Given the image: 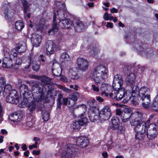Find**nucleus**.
Instances as JSON below:
<instances>
[{
	"instance_id": "48",
	"label": "nucleus",
	"mask_w": 158,
	"mask_h": 158,
	"mask_svg": "<svg viewBox=\"0 0 158 158\" xmlns=\"http://www.w3.org/2000/svg\"><path fill=\"white\" fill-rule=\"evenodd\" d=\"M125 130V127L123 126H121L118 129V132L119 133H123Z\"/></svg>"
},
{
	"instance_id": "43",
	"label": "nucleus",
	"mask_w": 158,
	"mask_h": 158,
	"mask_svg": "<svg viewBox=\"0 0 158 158\" xmlns=\"http://www.w3.org/2000/svg\"><path fill=\"white\" fill-rule=\"evenodd\" d=\"M103 19L105 20H111L113 19V17L112 16L111 14H108L106 12L103 16Z\"/></svg>"
},
{
	"instance_id": "3",
	"label": "nucleus",
	"mask_w": 158,
	"mask_h": 158,
	"mask_svg": "<svg viewBox=\"0 0 158 158\" xmlns=\"http://www.w3.org/2000/svg\"><path fill=\"white\" fill-rule=\"evenodd\" d=\"M116 112L117 115L120 117L123 122L126 123L129 121L131 126L135 125L143 118L142 113L139 112L132 113V110L129 108H126L122 111L118 109Z\"/></svg>"
},
{
	"instance_id": "2",
	"label": "nucleus",
	"mask_w": 158,
	"mask_h": 158,
	"mask_svg": "<svg viewBox=\"0 0 158 158\" xmlns=\"http://www.w3.org/2000/svg\"><path fill=\"white\" fill-rule=\"evenodd\" d=\"M62 7H63L62 9H59L57 11L54 13L52 28L49 30L48 32L49 35H53L58 31V23L59 27L63 29L69 28L73 24V21H71L69 19L65 18V14L66 13V9L64 5H62Z\"/></svg>"
},
{
	"instance_id": "4",
	"label": "nucleus",
	"mask_w": 158,
	"mask_h": 158,
	"mask_svg": "<svg viewBox=\"0 0 158 158\" xmlns=\"http://www.w3.org/2000/svg\"><path fill=\"white\" fill-rule=\"evenodd\" d=\"M92 74L96 84H92V89L94 91L98 92L99 89L98 84L103 83L107 80L109 74L108 70L104 66L99 65L94 68Z\"/></svg>"
},
{
	"instance_id": "57",
	"label": "nucleus",
	"mask_w": 158,
	"mask_h": 158,
	"mask_svg": "<svg viewBox=\"0 0 158 158\" xmlns=\"http://www.w3.org/2000/svg\"><path fill=\"white\" fill-rule=\"evenodd\" d=\"M96 99L99 102H102L104 100V99L103 98H102L101 97L99 96H98V97H96Z\"/></svg>"
},
{
	"instance_id": "6",
	"label": "nucleus",
	"mask_w": 158,
	"mask_h": 158,
	"mask_svg": "<svg viewBox=\"0 0 158 158\" xmlns=\"http://www.w3.org/2000/svg\"><path fill=\"white\" fill-rule=\"evenodd\" d=\"M132 126L134 127L135 131L137 132L135 135L136 140L142 139L143 136L146 135L145 133L147 127L146 122L142 119L136 123L135 125H133Z\"/></svg>"
},
{
	"instance_id": "58",
	"label": "nucleus",
	"mask_w": 158,
	"mask_h": 158,
	"mask_svg": "<svg viewBox=\"0 0 158 158\" xmlns=\"http://www.w3.org/2000/svg\"><path fill=\"white\" fill-rule=\"evenodd\" d=\"M32 153L34 155H38L40 154V151H33L32 152Z\"/></svg>"
},
{
	"instance_id": "30",
	"label": "nucleus",
	"mask_w": 158,
	"mask_h": 158,
	"mask_svg": "<svg viewBox=\"0 0 158 158\" xmlns=\"http://www.w3.org/2000/svg\"><path fill=\"white\" fill-rule=\"evenodd\" d=\"M70 60L69 56L68 53L63 52L61 54L60 60L61 63H67Z\"/></svg>"
},
{
	"instance_id": "24",
	"label": "nucleus",
	"mask_w": 158,
	"mask_h": 158,
	"mask_svg": "<svg viewBox=\"0 0 158 158\" xmlns=\"http://www.w3.org/2000/svg\"><path fill=\"white\" fill-rule=\"evenodd\" d=\"M52 73L54 76L56 77L60 76L62 73V69L58 64H53L52 69Z\"/></svg>"
},
{
	"instance_id": "40",
	"label": "nucleus",
	"mask_w": 158,
	"mask_h": 158,
	"mask_svg": "<svg viewBox=\"0 0 158 158\" xmlns=\"http://www.w3.org/2000/svg\"><path fill=\"white\" fill-rule=\"evenodd\" d=\"M147 131H158V126L155 124L151 123L149 125Z\"/></svg>"
},
{
	"instance_id": "49",
	"label": "nucleus",
	"mask_w": 158,
	"mask_h": 158,
	"mask_svg": "<svg viewBox=\"0 0 158 158\" xmlns=\"http://www.w3.org/2000/svg\"><path fill=\"white\" fill-rule=\"evenodd\" d=\"M59 88L65 92H69L70 89L61 85H60Z\"/></svg>"
},
{
	"instance_id": "15",
	"label": "nucleus",
	"mask_w": 158,
	"mask_h": 158,
	"mask_svg": "<svg viewBox=\"0 0 158 158\" xmlns=\"http://www.w3.org/2000/svg\"><path fill=\"white\" fill-rule=\"evenodd\" d=\"M98 108H95L94 110H89L88 112V117L90 121L94 122L100 118Z\"/></svg>"
},
{
	"instance_id": "46",
	"label": "nucleus",
	"mask_w": 158,
	"mask_h": 158,
	"mask_svg": "<svg viewBox=\"0 0 158 158\" xmlns=\"http://www.w3.org/2000/svg\"><path fill=\"white\" fill-rule=\"evenodd\" d=\"M72 70H71L70 71L71 78L75 80L78 79L79 78V77L77 74V73L75 72H72Z\"/></svg>"
},
{
	"instance_id": "23",
	"label": "nucleus",
	"mask_w": 158,
	"mask_h": 158,
	"mask_svg": "<svg viewBox=\"0 0 158 158\" xmlns=\"http://www.w3.org/2000/svg\"><path fill=\"white\" fill-rule=\"evenodd\" d=\"M135 74L133 73L128 74L126 79V84L130 87L135 84Z\"/></svg>"
},
{
	"instance_id": "39",
	"label": "nucleus",
	"mask_w": 158,
	"mask_h": 158,
	"mask_svg": "<svg viewBox=\"0 0 158 158\" xmlns=\"http://www.w3.org/2000/svg\"><path fill=\"white\" fill-rule=\"evenodd\" d=\"M63 95L61 94H59L58 95V98L57 99V107L60 108L62 102H63Z\"/></svg>"
},
{
	"instance_id": "16",
	"label": "nucleus",
	"mask_w": 158,
	"mask_h": 158,
	"mask_svg": "<svg viewBox=\"0 0 158 158\" xmlns=\"http://www.w3.org/2000/svg\"><path fill=\"white\" fill-rule=\"evenodd\" d=\"M132 89L131 94L129 92V94L131 95L130 99L131 101H133L134 103L137 102V96H138V92L139 89L138 86L134 84L131 87Z\"/></svg>"
},
{
	"instance_id": "34",
	"label": "nucleus",
	"mask_w": 158,
	"mask_h": 158,
	"mask_svg": "<svg viewBox=\"0 0 158 158\" xmlns=\"http://www.w3.org/2000/svg\"><path fill=\"white\" fill-rule=\"evenodd\" d=\"M45 23L44 19H42L36 23V28L38 31H41L43 28Z\"/></svg>"
},
{
	"instance_id": "56",
	"label": "nucleus",
	"mask_w": 158,
	"mask_h": 158,
	"mask_svg": "<svg viewBox=\"0 0 158 158\" xmlns=\"http://www.w3.org/2000/svg\"><path fill=\"white\" fill-rule=\"evenodd\" d=\"M110 12L112 13H117L118 12V10L115 8H113L110 10Z\"/></svg>"
},
{
	"instance_id": "51",
	"label": "nucleus",
	"mask_w": 158,
	"mask_h": 158,
	"mask_svg": "<svg viewBox=\"0 0 158 158\" xmlns=\"http://www.w3.org/2000/svg\"><path fill=\"white\" fill-rule=\"evenodd\" d=\"M11 85L10 84H7L5 85L4 87V90L6 89L9 91L11 89Z\"/></svg>"
},
{
	"instance_id": "64",
	"label": "nucleus",
	"mask_w": 158,
	"mask_h": 158,
	"mask_svg": "<svg viewBox=\"0 0 158 158\" xmlns=\"http://www.w3.org/2000/svg\"><path fill=\"white\" fill-rule=\"evenodd\" d=\"M1 133L2 134H6L7 133V131L5 129H2L1 131Z\"/></svg>"
},
{
	"instance_id": "33",
	"label": "nucleus",
	"mask_w": 158,
	"mask_h": 158,
	"mask_svg": "<svg viewBox=\"0 0 158 158\" xmlns=\"http://www.w3.org/2000/svg\"><path fill=\"white\" fill-rule=\"evenodd\" d=\"M111 123L112 125V127L114 129H117L118 127L119 119L118 117H114L111 118Z\"/></svg>"
},
{
	"instance_id": "37",
	"label": "nucleus",
	"mask_w": 158,
	"mask_h": 158,
	"mask_svg": "<svg viewBox=\"0 0 158 158\" xmlns=\"http://www.w3.org/2000/svg\"><path fill=\"white\" fill-rule=\"evenodd\" d=\"M15 26L17 30L20 31L23 28L24 24L22 21H18L15 23Z\"/></svg>"
},
{
	"instance_id": "11",
	"label": "nucleus",
	"mask_w": 158,
	"mask_h": 158,
	"mask_svg": "<svg viewBox=\"0 0 158 158\" xmlns=\"http://www.w3.org/2000/svg\"><path fill=\"white\" fill-rule=\"evenodd\" d=\"M77 64L78 68L80 70L85 72L88 69L89 62L86 59L78 58L77 59Z\"/></svg>"
},
{
	"instance_id": "59",
	"label": "nucleus",
	"mask_w": 158,
	"mask_h": 158,
	"mask_svg": "<svg viewBox=\"0 0 158 158\" xmlns=\"http://www.w3.org/2000/svg\"><path fill=\"white\" fill-rule=\"evenodd\" d=\"M113 26V24L112 23H110V22H107V24L106 25V27H110V28H112Z\"/></svg>"
},
{
	"instance_id": "60",
	"label": "nucleus",
	"mask_w": 158,
	"mask_h": 158,
	"mask_svg": "<svg viewBox=\"0 0 158 158\" xmlns=\"http://www.w3.org/2000/svg\"><path fill=\"white\" fill-rule=\"evenodd\" d=\"M3 115V111L2 108L0 106V116L2 117Z\"/></svg>"
},
{
	"instance_id": "25",
	"label": "nucleus",
	"mask_w": 158,
	"mask_h": 158,
	"mask_svg": "<svg viewBox=\"0 0 158 158\" xmlns=\"http://www.w3.org/2000/svg\"><path fill=\"white\" fill-rule=\"evenodd\" d=\"M139 100H141L142 105L144 108H147L150 106L151 101L150 95L140 98Z\"/></svg>"
},
{
	"instance_id": "50",
	"label": "nucleus",
	"mask_w": 158,
	"mask_h": 158,
	"mask_svg": "<svg viewBox=\"0 0 158 158\" xmlns=\"http://www.w3.org/2000/svg\"><path fill=\"white\" fill-rule=\"evenodd\" d=\"M60 80L64 82L68 81V80L66 77L64 75H61L60 76Z\"/></svg>"
},
{
	"instance_id": "21",
	"label": "nucleus",
	"mask_w": 158,
	"mask_h": 158,
	"mask_svg": "<svg viewBox=\"0 0 158 158\" xmlns=\"http://www.w3.org/2000/svg\"><path fill=\"white\" fill-rule=\"evenodd\" d=\"M76 143L79 147L84 148L86 147L88 145L89 142L87 138L81 137L77 139Z\"/></svg>"
},
{
	"instance_id": "5",
	"label": "nucleus",
	"mask_w": 158,
	"mask_h": 158,
	"mask_svg": "<svg viewBox=\"0 0 158 158\" xmlns=\"http://www.w3.org/2000/svg\"><path fill=\"white\" fill-rule=\"evenodd\" d=\"M109 96L115 100H120L124 98L123 102L126 103L130 99L131 95L129 92L124 88H122L118 90H112L111 93L109 94Z\"/></svg>"
},
{
	"instance_id": "52",
	"label": "nucleus",
	"mask_w": 158,
	"mask_h": 158,
	"mask_svg": "<svg viewBox=\"0 0 158 158\" xmlns=\"http://www.w3.org/2000/svg\"><path fill=\"white\" fill-rule=\"evenodd\" d=\"M32 123L31 122H28L26 123V129L27 130L30 128L31 127Z\"/></svg>"
},
{
	"instance_id": "47",
	"label": "nucleus",
	"mask_w": 158,
	"mask_h": 158,
	"mask_svg": "<svg viewBox=\"0 0 158 158\" xmlns=\"http://www.w3.org/2000/svg\"><path fill=\"white\" fill-rule=\"evenodd\" d=\"M22 3L24 8V10H27L28 8V5L27 1L26 0H22Z\"/></svg>"
},
{
	"instance_id": "17",
	"label": "nucleus",
	"mask_w": 158,
	"mask_h": 158,
	"mask_svg": "<svg viewBox=\"0 0 158 158\" xmlns=\"http://www.w3.org/2000/svg\"><path fill=\"white\" fill-rule=\"evenodd\" d=\"M73 26L75 31L76 32H80L84 28V25L83 22L77 19H73Z\"/></svg>"
},
{
	"instance_id": "36",
	"label": "nucleus",
	"mask_w": 158,
	"mask_h": 158,
	"mask_svg": "<svg viewBox=\"0 0 158 158\" xmlns=\"http://www.w3.org/2000/svg\"><path fill=\"white\" fill-rule=\"evenodd\" d=\"M113 82L123 85V81L122 76L120 75H116L114 77Z\"/></svg>"
},
{
	"instance_id": "7",
	"label": "nucleus",
	"mask_w": 158,
	"mask_h": 158,
	"mask_svg": "<svg viewBox=\"0 0 158 158\" xmlns=\"http://www.w3.org/2000/svg\"><path fill=\"white\" fill-rule=\"evenodd\" d=\"M77 151L75 144L69 143L65 147V151L62 153V157L63 158H73Z\"/></svg>"
},
{
	"instance_id": "55",
	"label": "nucleus",
	"mask_w": 158,
	"mask_h": 158,
	"mask_svg": "<svg viewBox=\"0 0 158 158\" xmlns=\"http://www.w3.org/2000/svg\"><path fill=\"white\" fill-rule=\"evenodd\" d=\"M100 51L97 49L95 48L93 49V50L91 52V53L92 54H93L94 55L96 54L97 53L99 52Z\"/></svg>"
},
{
	"instance_id": "1",
	"label": "nucleus",
	"mask_w": 158,
	"mask_h": 158,
	"mask_svg": "<svg viewBox=\"0 0 158 158\" xmlns=\"http://www.w3.org/2000/svg\"><path fill=\"white\" fill-rule=\"evenodd\" d=\"M31 89L32 94L31 93V92L29 91L27 86L25 84H21L19 88L20 95H23L24 98L27 99L31 96L33 97L34 101L28 102L26 103V106L31 112L35 110L37 107L38 103L44 100V93L45 91L44 87H43L41 88L38 84L33 85Z\"/></svg>"
},
{
	"instance_id": "18",
	"label": "nucleus",
	"mask_w": 158,
	"mask_h": 158,
	"mask_svg": "<svg viewBox=\"0 0 158 158\" xmlns=\"http://www.w3.org/2000/svg\"><path fill=\"white\" fill-rule=\"evenodd\" d=\"M88 119L86 118H83L78 121L74 122L72 127L74 130H78L80 129L81 126L83 125L87 122Z\"/></svg>"
},
{
	"instance_id": "41",
	"label": "nucleus",
	"mask_w": 158,
	"mask_h": 158,
	"mask_svg": "<svg viewBox=\"0 0 158 158\" xmlns=\"http://www.w3.org/2000/svg\"><path fill=\"white\" fill-rule=\"evenodd\" d=\"M122 85H121L117 83L113 82L112 84L113 90H118L122 88H124L122 87Z\"/></svg>"
},
{
	"instance_id": "35",
	"label": "nucleus",
	"mask_w": 158,
	"mask_h": 158,
	"mask_svg": "<svg viewBox=\"0 0 158 158\" xmlns=\"http://www.w3.org/2000/svg\"><path fill=\"white\" fill-rule=\"evenodd\" d=\"M88 104L90 107V110H94L95 108H98L97 107V104L96 100L94 99L89 100L88 102Z\"/></svg>"
},
{
	"instance_id": "13",
	"label": "nucleus",
	"mask_w": 158,
	"mask_h": 158,
	"mask_svg": "<svg viewBox=\"0 0 158 158\" xmlns=\"http://www.w3.org/2000/svg\"><path fill=\"white\" fill-rule=\"evenodd\" d=\"M36 56L32 54H30L27 58V62L28 64L27 65V66L25 67L26 69H28L30 67L31 64V62L32 60V69L34 70L37 71L40 69V65L39 64L37 61L35 60Z\"/></svg>"
},
{
	"instance_id": "63",
	"label": "nucleus",
	"mask_w": 158,
	"mask_h": 158,
	"mask_svg": "<svg viewBox=\"0 0 158 158\" xmlns=\"http://www.w3.org/2000/svg\"><path fill=\"white\" fill-rule=\"evenodd\" d=\"M102 155L104 158H106L108 156V154L107 152H103L102 153Z\"/></svg>"
},
{
	"instance_id": "29",
	"label": "nucleus",
	"mask_w": 158,
	"mask_h": 158,
	"mask_svg": "<svg viewBox=\"0 0 158 158\" xmlns=\"http://www.w3.org/2000/svg\"><path fill=\"white\" fill-rule=\"evenodd\" d=\"M32 77L40 80L44 82L45 83L47 84V85H51L52 83L51 82L52 79L45 76L41 77H40L39 76H36L33 75Z\"/></svg>"
},
{
	"instance_id": "26",
	"label": "nucleus",
	"mask_w": 158,
	"mask_h": 158,
	"mask_svg": "<svg viewBox=\"0 0 158 158\" xmlns=\"http://www.w3.org/2000/svg\"><path fill=\"white\" fill-rule=\"evenodd\" d=\"M147 129L145 134L149 139L153 140L156 138L158 134V131H147Z\"/></svg>"
},
{
	"instance_id": "38",
	"label": "nucleus",
	"mask_w": 158,
	"mask_h": 158,
	"mask_svg": "<svg viewBox=\"0 0 158 158\" xmlns=\"http://www.w3.org/2000/svg\"><path fill=\"white\" fill-rule=\"evenodd\" d=\"M6 80L2 77L0 78V94L3 93L4 91V87L6 84Z\"/></svg>"
},
{
	"instance_id": "61",
	"label": "nucleus",
	"mask_w": 158,
	"mask_h": 158,
	"mask_svg": "<svg viewBox=\"0 0 158 158\" xmlns=\"http://www.w3.org/2000/svg\"><path fill=\"white\" fill-rule=\"evenodd\" d=\"M153 115L151 114L149 116L148 119L147 120V123H149L150 122V120L153 118Z\"/></svg>"
},
{
	"instance_id": "28",
	"label": "nucleus",
	"mask_w": 158,
	"mask_h": 158,
	"mask_svg": "<svg viewBox=\"0 0 158 158\" xmlns=\"http://www.w3.org/2000/svg\"><path fill=\"white\" fill-rule=\"evenodd\" d=\"M110 88V86L106 84H102L100 87V90L102 91L101 94H104L105 96H108L109 95L108 91Z\"/></svg>"
},
{
	"instance_id": "10",
	"label": "nucleus",
	"mask_w": 158,
	"mask_h": 158,
	"mask_svg": "<svg viewBox=\"0 0 158 158\" xmlns=\"http://www.w3.org/2000/svg\"><path fill=\"white\" fill-rule=\"evenodd\" d=\"M57 43L51 40L47 41L46 46L45 53L48 56L53 54L56 50V47L58 46Z\"/></svg>"
},
{
	"instance_id": "27",
	"label": "nucleus",
	"mask_w": 158,
	"mask_h": 158,
	"mask_svg": "<svg viewBox=\"0 0 158 158\" xmlns=\"http://www.w3.org/2000/svg\"><path fill=\"white\" fill-rule=\"evenodd\" d=\"M9 118L10 120L16 124H17L21 120V116L17 114H13L9 116Z\"/></svg>"
},
{
	"instance_id": "32",
	"label": "nucleus",
	"mask_w": 158,
	"mask_h": 158,
	"mask_svg": "<svg viewBox=\"0 0 158 158\" xmlns=\"http://www.w3.org/2000/svg\"><path fill=\"white\" fill-rule=\"evenodd\" d=\"M14 63V69H17L22 62V58L21 57H18L13 59Z\"/></svg>"
},
{
	"instance_id": "45",
	"label": "nucleus",
	"mask_w": 158,
	"mask_h": 158,
	"mask_svg": "<svg viewBox=\"0 0 158 158\" xmlns=\"http://www.w3.org/2000/svg\"><path fill=\"white\" fill-rule=\"evenodd\" d=\"M80 94L77 92H75L70 97L76 102L77 100V98L80 97Z\"/></svg>"
},
{
	"instance_id": "9",
	"label": "nucleus",
	"mask_w": 158,
	"mask_h": 158,
	"mask_svg": "<svg viewBox=\"0 0 158 158\" xmlns=\"http://www.w3.org/2000/svg\"><path fill=\"white\" fill-rule=\"evenodd\" d=\"M5 15L6 19L9 21L12 20L14 18V13L13 10L11 9L10 4L5 3L2 8Z\"/></svg>"
},
{
	"instance_id": "20",
	"label": "nucleus",
	"mask_w": 158,
	"mask_h": 158,
	"mask_svg": "<svg viewBox=\"0 0 158 158\" xmlns=\"http://www.w3.org/2000/svg\"><path fill=\"white\" fill-rule=\"evenodd\" d=\"M150 91V89L148 87L145 86L141 87L139 89L138 92V96L137 97V102L136 103L138 102L139 100V98L143 97L144 96L149 95L148 93Z\"/></svg>"
},
{
	"instance_id": "31",
	"label": "nucleus",
	"mask_w": 158,
	"mask_h": 158,
	"mask_svg": "<svg viewBox=\"0 0 158 158\" xmlns=\"http://www.w3.org/2000/svg\"><path fill=\"white\" fill-rule=\"evenodd\" d=\"M76 102L70 97L68 98H65L63 99V104L66 105L69 107H71L73 106Z\"/></svg>"
},
{
	"instance_id": "12",
	"label": "nucleus",
	"mask_w": 158,
	"mask_h": 158,
	"mask_svg": "<svg viewBox=\"0 0 158 158\" xmlns=\"http://www.w3.org/2000/svg\"><path fill=\"white\" fill-rule=\"evenodd\" d=\"M100 118L102 120H106L110 118L111 115L110 108L106 106L102 108L100 111Z\"/></svg>"
},
{
	"instance_id": "62",
	"label": "nucleus",
	"mask_w": 158,
	"mask_h": 158,
	"mask_svg": "<svg viewBox=\"0 0 158 158\" xmlns=\"http://www.w3.org/2000/svg\"><path fill=\"white\" fill-rule=\"evenodd\" d=\"M22 148L23 151L26 150L27 149V147L26 145L25 144H23L22 147Z\"/></svg>"
},
{
	"instance_id": "8",
	"label": "nucleus",
	"mask_w": 158,
	"mask_h": 158,
	"mask_svg": "<svg viewBox=\"0 0 158 158\" xmlns=\"http://www.w3.org/2000/svg\"><path fill=\"white\" fill-rule=\"evenodd\" d=\"M26 49V44L24 42H20L16 45L15 48L11 50L10 56L16 57L19 54L25 52Z\"/></svg>"
},
{
	"instance_id": "54",
	"label": "nucleus",
	"mask_w": 158,
	"mask_h": 158,
	"mask_svg": "<svg viewBox=\"0 0 158 158\" xmlns=\"http://www.w3.org/2000/svg\"><path fill=\"white\" fill-rule=\"evenodd\" d=\"M27 10H24V16L25 18L27 17L29 19L30 18L31 16V14L30 13L27 14Z\"/></svg>"
},
{
	"instance_id": "44",
	"label": "nucleus",
	"mask_w": 158,
	"mask_h": 158,
	"mask_svg": "<svg viewBox=\"0 0 158 158\" xmlns=\"http://www.w3.org/2000/svg\"><path fill=\"white\" fill-rule=\"evenodd\" d=\"M152 109L155 111H158V102L153 100L152 105Z\"/></svg>"
},
{
	"instance_id": "22",
	"label": "nucleus",
	"mask_w": 158,
	"mask_h": 158,
	"mask_svg": "<svg viewBox=\"0 0 158 158\" xmlns=\"http://www.w3.org/2000/svg\"><path fill=\"white\" fill-rule=\"evenodd\" d=\"M5 57L3 60L2 66L4 68H8L12 67L14 68V63L13 59L10 57Z\"/></svg>"
},
{
	"instance_id": "42",
	"label": "nucleus",
	"mask_w": 158,
	"mask_h": 158,
	"mask_svg": "<svg viewBox=\"0 0 158 158\" xmlns=\"http://www.w3.org/2000/svg\"><path fill=\"white\" fill-rule=\"evenodd\" d=\"M42 114V118L44 121H46L49 119V114L48 112L43 111Z\"/></svg>"
},
{
	"instance_id": "53",
	"label": "nucleus",
	"mask_w": 158,
	"mask_h": 158,
	"mask_svg": "<svg viewBox=\"0 0 158 158\" xmlns=\"http://www.w3.org/2000/svg\"><path fill=\"white\" fill-rule=\"evenodd\" d=\"M37 144L38 143L37 142H35L34 144L32 145H30L29 146V148L31 150L33 148H36L37 147Z\"/></svg>"
},
{
	"instance_id": "19",
	"label": "nucleus",
	"mask_w": 158,
	"mask_h": 158,
	"mask_svg": "<svg viewBox=\"0 0 158 158\" xmlns=\"http://www.w3.org/2000/svg\"><path fill=\"white\" fill-rule=\"evenodd\" d=\"M31 41L34 47H37L40 46L41 42L42 37L41 36L37 34H33L31 37Z\"/></svg>"
},
{
	"instance_id": "14",
	"label": "nucleus",
	"mask_w": 158,
	"mask_h": 158,
	"mask_svg": "<svg viewBox=\"0 0 158 158\" xmlns=\"http://www.w3.org/2000/svg\"><path fill=\"white\" fill-rule=\"evenodd\" d=\"M18 99L17 92L15 90L10 92L9 95L6 97V100L8 102L17 104L19 102Z\"/></svg>"
}]
</instances>
